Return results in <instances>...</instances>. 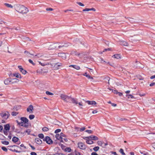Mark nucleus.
Segmentation results:
<instances>
[{
	"label": "nucleus",
	"instance_id": "1",
	"mask_svg": "<svg viewBox=\"0 0 155 155\" xmlns=\"http://www.w3.org/2000/svg\"><path fill=\"white\" fill-rule=\"evenodd\" d=\"M14 7L17 11L22 14H26L29 11L27 7L22 5L16 4L14 5Z\"/></svg>",
	"mask_w": 155,
	"mask_h": 155
},
{
	"label": "nucleus",
	"instance_id": "2",
	"mask_svg": "<svg viewBox=\"0 0 155 155\" xmlns=\"http://www.w3.org/2000/svg\"><path fill=\"white\" fill-rule=\"evenodd\" d=\"M0 115L3 119L7 120L10 116V114L8 111H3L0 113Z\"/></svg>",
	"mask_w": 155,
	"mask_h": 155
},
{
	"label": "nucleus",
	"instance_id": "3",
	"mask_svg": "<svg viewBox=\"0 0 155 155\" xmlns=\"http://www.w3.org/2000/svg\"><path fill=\"white\" fill-rule=\"evenodd\" d=\"M78 147L81 150H85L87 148V146L82 142H79L78 143Z\"/></svg>",
	"mask_w": 155,
	"mask_h": 155
},
{
	"label": "nucleus",
	"instance_id": "4",
	"mask_svg": "<svg viewBox=\"0 0 155 155\" xmlns=\"http://www.w3.org/2000/svg\"><path fill=\"white\" fill-rule=\"evenodd\" d=\"M44 141H45L46 143L49 144H51L53 143V141L51 138L48 136H46L43 139Z\"/></svg>",
	"mask_w": 155,
	"mask_h": 155
},
{
	"label": "nucleus",
	"instance_id": "5",
	"mask_svg": "<svg viewBox=\"0 0 155 155\" xmlns=\"http://www.w3.org/2000/svg\"><path fill=\"white\" fill-rule=\"evenodd\" d=\"M84 53V52H83L81 53L78 54L77 53L76 51H72L71 53V55L74 54L75 55L78 56H82L83 55H85V54Z\"/></svg>",
	"mask_w": 155,
	"mask_h": 155
},
{
	"label": "nucleus",
	"instance_id": "6",
	"mask_svg": "<svg viewBox=\"0 0 155 155\" xmlns=\"http://www.w3.org/2000/svg\"><path fill=\"white\" fill-rule=\"evenodd\" d=\"M62 63H55L54 67V70H58L59 68V67L62 66Z\"/></svg>",
	"mask_w": 155,
	"mask_h": 155
},
{
	"label": "nucleus",
	"instance_id": "7",
	"mask_svg": "<svg viewBox=\"0 0 155 155\" xmlns=\"http://www.w3.org/2000/svg\"><path fill=\"white\" fill-rule=\"evenodd\" d=\"M18 68H19L21 72L23 74H25L27 73V71L22 68L21 66H18Z\"/></svg>",
	"mask_w": 155,
	"mask_h": 155
},
{
	"label": "nucleus",
	"instance_id": "8",
	"mask_svg": "<svg viewBox=\"0 0 155 155\" xmlns=\"http://www.w3.org/2000/svg\"><path fill=\"white\" fill-rule=\"evenodd\" d=\"M58 55L59 57H61L63 59H65L66 58V54L64 53H58Z\"/></svg>",
	"mask_w": 155,
	"mask_h": 155
},
{
	"label": "nucleus",
	"instance_id": "9",
	"mask_svg": "<svg viewBox=\"0 0 155 155\" xmlns=\"http://www.w3.org/2000/svg\"><path fill=\"white\" fill-rule=\"evenodd\" d=\"M35 143L38 144H41L42 143V140L39 138L37 137L35 139Z\"/></svg>",
	"mask_w": 155,
	"mask_h": 155
},
{
	"label": "nucleus",
	"instance_id": "10",
	"mask_svg": "<svg viewBox=\"0 0 155 155\" xmlns=\"http://www.w3.org/2000/svg\"><path fill=\"white\" fill-rule=\"evenodd\" d=\"M21 120L23 121V123H24L25 124H28V120L27 118L25 117H21L20 119Z\"/></svg>",
	"mask_w": 155,
	"mask_h": 155
},
{
	"label": "nucleus",
	"instance_id": "11",
	"mask_svg": "<svg viewBox=\"0 0 155 155\" xmlns=\"http://www.w3.org/2000/svg\"><path fill=\"white\" fill-rule=\"evenodd\" d=\"M11 82V78H8L6 79L4 81V84H8Z\"/></svg>",
	"mask_w": 155,
	"mask_h": 155
},
{
	"label": "nucleus",
	"instance_id": "12",
	"mask_svg": "<svg viewBox=\"0 0 155 155\" xmlns=\"http://www.w3.org/2000/svg\"><path fill=\"white\" fill-rule=\"evenodd\" d=\"M89 139L93 140H97L98 139V138L97 137L95 136L92 135L89 136Z\"/></svg>",
	"mask_w": 155,
	"mask_h": 155
},
{
	"label": "nucleus",
	"instance_id": "13",
	"mask_svg": "<svg viewBox=\"0 0 155 155\" xmlns=\"http://www.w3.org/2000/svg\"><path fill=\"white\" fill-rule=\"evenodd\" d=\"M86 103L88 104L89 105H92L94 104L95 105L97 104L96 102L94 101H86Z\"/></svg>",
	"mask_w": 155,
	"mask_h": 155
},
{
	"label": "nucleus",
	"instance_id": "14",
	"mask_svg": "<svg viewBox=\"0 0 155 155\" xmlns=\"http://www.w3.org/2000/svg\"><path fill=\"white\" fill-rule=\"evenodd\" d=\"M112 57L117 59H120L121 58V56L119 54H116L114 55Z\"/></svg>",
	"mask_w": 155,
	"mask_h": 155
},
{
	"label": "nucleus",
	"instance_id": "15",
	"mask_svg": "<svg viewBox=\"0 0 155 155\" xmlns=\"http://www.w3.org/2000/svg\"><path fill=\"white\" fill-rule=\"evenodd\" d=\"M71 103L72 102L73 103L75 104H78V102L76 99L72 97L71 98Z\"/></svg>",
	"mask_w": 155,
	"mask_h": 155
},
{
	"label": "nucleus",
	"instance_id": "16",
	"mask_svg": "<svg viewBox=\"0 0 155 155\" xmlns=\"http://www.w3.org/2000/svg\"><path fill=\"white\" fill-rule=\"evenodd\" d=\"M31 132V130L30 129H27L25 130L24 132H21V134H24L25 133H27L28 135H30V133Z\"/></svg>",
	"mask_w": 155,
	"mask_h": 155
},
{
	"label": "nucleus",
	"instance_id": "17",
	"mask_svg": "<svg viewBox=\"0 0 155 155\" xmlns=\"http://www.w3.org/2000/svg\"><path fill=\"white\" fill-rule=\"evenodd\" d=\"M83 75L84 76H86L87 78H88V79H90L92 80L93 79V77L91 76L90 75H89L88 74H87V72H85L84 74H83Z\"/></svg>",
	"mask_w": 155,
	"mask_h": 155
},
{
	"label": "nucleus",
	"instance_id": "18",
	"mask_svg": "<svg viewBox=\"0 0 155 155\" xmlns=\"http://www.w3.org/2000/svg\"><path fill=\"white\" fill-rule=\"evenodd\" d=\"M69 67H72L77 70H79L80 69V67L77 65H69Z\"/></svg>",
	"mask_w": 155,
	"mask_h": 155
},
{
	"label": "nucleus",
	"instance_id": "19",
	"mask_svg": "<svg viewBox=\"0 0 155 155\" xmlns=\"http://www.w3.org/2000/svg\"><path fill=\"white\" fill-rule=\"evenodd\" d=\"M33 109V107L32 105H30L27 109V111L29 112L30 110L32 111Z\"/></svg>",
	"mask_w": 155,
	"mask_h": 155
},
{
	"label": "nucleus",
	"instance_id": "20",
	"mask_svg": "<svg viewBox=\"0 0 155 155\" xmlns=\"http://www.w3.org/2000/svg\"><path fill=\"white\" fill-rule=\"evenodd\" d=\"M10 129L9 124H7L4 125V129L6 131L9 130Z\"/></svg>",
	"mask_w": 155,
	"mask_h": 155
},
{
	"label": "nucleus",
	"instance_id": "21",
	"mask_svg": "<svg viewBox=\"0 0 155 155\" xmlns=\"http://www.w3.org/2000/svg\"><path fill=\"white\" fill-rule=\"evenodd\" d=\"M19 140V139L18 137H14L12 138V140L13 142L15 143L18 142Z\"/></svg>",
	"mask_w": 155,
	"mask_h": 155
},
{
	"label": "nucleus",
	"instance_id": "22",
	"mask_svg": "<svg viewBox=\"0 0 155 155\" xmlns=\"http://www.w3.org/2000/svg\"><path fill=\"white\" fill-rule=\"evenodd\" d=\"M120 44L123 45L128 46L129 45L128 43L125 41H121L120 42Z\"/></svg>",
	"mask_w": 155,
	"mask_h": 155
},
{
	"label": "nucleus",
	"instance_id": "23",
	"mask_svg": "<svg viewBox=\"0 0 155 155\" xmlns=\"http://www.w3.org/2000/svg\"><path fill=\"white\" fill-rule=\"evenodd\" d=\"M67 96L68 95L65 94H61L60 95V97L61 99L62 100H63L64 101L66 99V97H67Z\"/></svg>",
	"mask_w": 155,
	"mask_h": 155
},
{
	"label": "nucleus",
	"instance_id": "24",
	"mask_svg": "<svg viewBox=\"0 0 155 155\" xmlns=\"http://www.w3.org/2000/svg\"><path fill=\"white\" fill-rule=\"evenodd\" d=\"M67 96L68 95L65 94H61L60 95V97L61 99L62 100H63L64 101L66 99V97H67Z\"/></svg>",
	"mask_w": 155,
	"mask_h": 155
},
{
	"label": "nucleus",
	"instance_id": "25",
	"mask_svg": "<svg viewBox=\"0 0 155 155\" xmlns=\"http://www.w3.org/2000/svg\"><path fill=\"white\" fill-rule=\"evenodd\" d=\"M71 97L67 96V97H66V99L64 101L67 102L71 103Z\"/></svg>",
	"mask_w": 155,
	"mask_h": 155
},
{
	"label": "nucleus",
	"instance_id": "26",
	"mask_svg": "<svg viewBox=\"0 0 155 155\" xmlns=\"http://www.w3.org/2000/svg\"><path fill=\"white\" fill-rule=\"evenodd\" d=\"M104 80H105V81L106 82H107L109 84H110L109 81L110 80V78L109 77H106L104 78Z\"/></svg>",
	"mask_w": 155,
	"mask_h": 155
},
{
	"label": "nucleus",
	"instance_id": "27",
	"mask_svg": "<svg viewBox=\"0 0 155 155\" xmlns=\"http://www.w3.org/2000/svg\"><path fill=\"white\" fill-rule=\"evenodd\" d=\"M21 107V106L15 105L13 108V110L17 111Z\"/></svg>",
	"mask_w": 155,
	"mask_h": 155
},
{
	"label": "nucleus",
	"instance_id": "28",
	"mask_svg": "<svg viewBox=\"0 0 155 155\" xmlns=\"http://www.w3.org/2000/svg\"><path fill=\"white\" fill-rule=\"evenodd\" d=\"M54 46L55 45L53 44L51 45L48 48V49L51 50L55 49Z\"/></svg>",
	"mask_w": 155,
	"mask_h": 155
},
{
	"label": "nucleus",
	"instance_id": "29",
	"mask_svg": "<svg viewBox=\"0 0 155 155\" xmlns=\"http://www.w3.org/2000/svg\"><path fill=\"white\" fill-rule=\"evenodd\" d=\"M13 75L14 76H15L16 78H21V75L18 73H14L13 74Z\"/></svg>",
	"mask_w": 155,
	"mask_h": 155
},
{
	"label": "nucleus",
	"instance_id": "30",
	"mask_svg": "<svg viewBox=\"0 0 155 155\" xmlns=\"http://www.w3.org/2000/svg\"><path fill=\"white\" fill-rule=\"evenodd\" d=\"M55 137L58 140H60V139H62V138H61V136L60 134H57L55 135Z\"/></svg>",
	"mask_w": 155,
	"mask_h": 155
},
{
	"label": "nucleus",
	"instance_id": "31",
	"mask_svg": "<svg viewBox=\"0 0 155 155\" xmlns=\"http://www.w3.org/2000/svg\"><path fill=\"white\" fill-rule=\"evenodd\" d=\"M88 139L86 141V143L88 144H92L93 143V141L90 140Z\"/></svg>",
	"mask_w": 155,
	"mask_h": 155
},
{
	"label": "nucleus",
	"instance_id": "32",
	"mask_svg": "<svg viewBox=\"0 0 155 155\" xmlns=\"http://www.w3.org/2000/svg\"><path fill=\"white\" fill-rule=\"evenodd\" d=\"M49 130V129L46 127H44L42 128V130L44 131H48Z\"/></svg>",
	"mask_w": 155,
	"mask_h": 155
},
{
	"label": "nucleus",
	"instance_id": "33",
	"mask_svg": "<svg viewBox=\"0 0 155 155\" xmlns=\"http://www.w3.org/2000/svg\"><path fill=\"white\" fill-rule=\"evenodd\" d=\"M64 150L65 152L68 151V152H70L71 151V150L70 147H66L64 149Z\"/></svg>",
	"mask_w": 155,
	"mask_h": 155
},
{
	"label": "nucleus",
	"instance_id": "34",
	"mask_svg": "<svg viewBox=\"0 0 155 155\" xmlns=\"http://www.w3.org/2000/svg\"><path fill=\"white\" fill-rule=\"evenodd\" d=\"M97 144L100 146H101L102 147V146L104 142H102L101 141H98L97 142Z\"/></svg>",
	"mask_w": 155,
	"mask_h": 155
},
{
	"label": "nucleus",
	"instance_id": "35",
	"mask_svg": "<svg viewBox=\"0 0 155 155\" xmlns=\"http://www.w3.org/2000/svg\"><path fill=\"white\" fill-rule=\"evenodd\" d=\"M38 136L39 137V138L40 139H44V135L42 134H39L38 135Z\"/></svg>",
	"mask_w": 155,
	"mask_h": 155
},
{
	"label": "nucleus",
	"instance_id": "36",
	"mask_svg": "<svg viewBox=\"0 0 155 155\" xmlns=\"http://www.w3.org/2000/svg\"><path fill=\"white\" fill-rule=\"evenodd\" d=\"M1 143L2 144L5 145H8L9 143L8 141H2Z\"/></svg>",
	"mask_w": 155,
	"mask_h": 155
},
{
	"label": "nucleus",
	"instance_id": "37",
	"mask_svg": "<svg viewBox=\"0 0 155 155\" xmlns=\"http://www.w3.org/2000/svg\"><path fill=\"white\" fill-rule=\"evenodd\" d=\"M18 114V112L13 111L11 113V114L13 116H16Z\"/></svg>",
	"mask_w": 155,
	"mask_h": 155
},
{
	"label": "nucleus",
	"instance_id": "38",
	"mask_svg": "<svg viewBox=\"0 0 155 155\" xmlns=\"http://www.w3.org/2000/svg\"><path fill=\"white\" fill-rule=\"evenodd\" d=\"M4 4L6 6L10 8H13V6L11 4H9L6 3H5Z\"/></svg>",
	"mask_w": 155,
	"mask_h": 155
},
{
	"label": "nucleus",
	"instance_id": "39",
	"mask_svg": "<svg viewBox=\"0 0 155 155\" xmlns=\"http://www.w3.org/2000/svg\"><path fill=\"white\" fill-rule=\"evenodd\" d=\"M99 149V147L98 146L95 147L93 148V150L95 151H97Z\"/></svg>",
	"mask_w": 155,
	"mask_h": 155
},
{
	"label": "nucleus",
	"instance_id": "40",
	"mask_svg": "<svg viewBox=\"0 0 155 155\" xmlns=\"http://www.w3.org/2000/svg\"><path fill=\"white\" fill-rule=\"evenodd\" d=\"M35 117V116L33 114H31L29 115V118L30 120H32Z\"/></svg>",
	"mask_w": 155,
	"mask_h": 155
},
{
	"label": "nucleus",
	"instance_id": "41",
	"mask_svg": "<svg viewBox=\"0 0 155 155\" xmlns=\"http://www.w3.org/2000/svg\"><path fill=\"white\" fill-rule=\"evenodd\" d=\"M68 45H67V44H65L64 45H59V46H58V48H61L63 47H67V46H68Z\"/></svg>",
	"mask_w": 155,
	"mask_h": 155
},
{
	"label": "nucleus",
	"instance_id": "42",
	"mask_svg": "<svg viewBox=\"0 0 155 155\" xmlns=\"http://www.w3.org/2000/svg\"><path fill=\"white\" fill-rule=\"evenodd\" d=\"M119 152L121 153L123 155H126L124 151V150L122 149H120V150Z\"/></svg>",
	"mask_w": 155,
	"mask_h": 155
},
{
	"label": "nucleus",
	"instance_id": "43",
	"mask_svg": "<svg viewBox=\"0 0 155 155\" xmlns=\"http://www.w3.org/2000/svg\"><path fill=\"white\" fill-rule=\"evenodd\" d=\"M126 96L128 97V98H134V97L131 94H127Z\"/></svg>",
	"mask_w": 155,
	"mask_h": 155
},
{
	"label": "nucleus",
	"instance_id": "44",
	"mask_svg": "<svg viewBox=\"0 0 155 155\" xmlns=\"http://www.w3.org/2000/svg\"><path fill=\"white\" fill-rule=\"evenodd\" d=\"M46 94L47 95H54V94L53 93L48 91L46 92Z\"/></svg>",
	"mask_w": 155,
	"mask_h": 155
},
{
	"label": "nucleus",
	"instance_id": "45",
	"mask_svg": "<svg viewBox=\"0 0 155 155\" xmlns=\"http://www.w3.org/2000/svg\"><path fill=\"white\" fill-rule=\"evenodd\" d=\"M10 150H11L12 151H13V152H16V153H21V151H18L17 150H16L15 149H9Z\"/></svg>",
	"mask_w": 155,
	"mask_h": 155
},
{
	"label": "nucleus",
	"instance_id": "46",
	"mask_svg": "<svg viewBox=\"0 0 155 155\" xmlns=\"http://www.w3.org/2000/svg\"><path fill=\"white\" fill-rule=\"evenodd\" d=\"M59 145L61 147L62 150H64V148L65 147L64 145L62 144H61V143H59Z\"/></svg>",
	"mask_w": 155,
	"mask_h": 155
},
{
	"label": "nucleus",
	"instance_id": "47",
	"mask_svg": "<svg viewBox=\"0 0 155 155\" xmlns=\"http://www.w3.org/2000/svg\"><path fill=\"white\" fill-rule=\"evenodd\" d=\"M74 152H75V155H82L80 152L77 151L76 150H75Z\"/></svg>",
	"mask_w": 155,
	"mask_h": 155
},
{
	"label": "nucleus",
	"instance_id": "48",
	"mask_svg": "<svg viewBox=\"0 0 155 155\" xmlns=\"http://www.w3.org/2000/svg\"><path fill=\"white\" fill-rule=\"evenodd\" d=\"M2 149L5 152H7L8 151L7 149L4 147H1Z\"/></svg>",
	"mask_w": 155,
	"mask_h": 155
},
{
	"label": "nucleus",
	"instance_id": "49",
	"mask_svg": "<svg viewBox=\"0 0 155 155\" xmlns=\"http://www.w3.org/2000/svg\"><path fill=\"white\" fill-rule=\"evenodd\" d=\"M27 124H25V125H23V124H21V126L27 128L28 127V123Z\"/></svg>",
	"mask_w": 155,
	"mask_h": 155
},
{
	"label": "nucleus",
	"instance_id": "50",
	"mask_svg": "<svg viewBox=\"0 0 155 155\" xmlns=\"http://www.w3.org/2000/svg\"><path fill=\"white\" fill-rule=\"evenodd\" d=\"M53 44L55 45V49H57V48H58V46H59V44L58 43H54Z\"/></svg>",
	"mask_w": 155,
	"mask_h": 155
},
{
	"label": "nucleus",
	"instance_id": "51",
	"mask_svg": "<svg viewBox=\"0 0 155 155\" xmlns=\"http://www.w3.org/2000/svg\"><path fill=\"white\" fill-rule=\"evenodd\" d=\"M77 3L81 6H84V5L83 4L80 2H77Z\"/></svg>",
	"mask_w": 155,
	"mask_h": 155
},
{
	"label": "nucleus",
	"instance_id": "52",
	"mask_svg": "<svg viewBox=\"0 0 155 155\" xmlns=\"http://www.w3.org/2000/svg\"><path fill=\"white\" fill-rule=\"evenodd\" d=\"M61 131V130L59 129H58L55 130L54 133H57L60 132Z\"/></svg>",
	"mask_w": 155,
	"mask_h": 155
},
{
	"label": "nucleus",
	"instance_id": "53",
	"mask_svg": "<svg viewBox=\"0 0 155 155\" xmlns=\"http://www.w3.org/2000/svg\"><path fill=\"white\" fill-rule=\"evenodd\" d=\"M42 55L40 54H37L35 55V56L37 57L38 58L42 56Z\"/></svg>",
	"mask_w": 155,
	"mask_h": 155
},
{
	"label": "nucleus",
	"instance_id": "54",
	"mask_svg": "<svg viewBox=\"0 0 155 155\" xmlns=\"http://www.w3.org/2000/svg\"><path fill=\"white\" fill-rule=\"evenodd\" d=\"M61 138H62V137H66L67 136L66 135L64 134L63 133H61L60 134Z\"/></svg>",
	"mask_w": 155,
	"mask_h": 155
},
{
	"label": "nucleus",
	"instance_id": "55",
	"mask_svg": "<svg viewBox=\"0 0 155 155\" xmlns=\"http://www.w3.org/2000/svg\"><path fill=\"white\" fill-rule=\"evenodd\" d=\"M29 62L31 64H32L33 65H35V64L34 63L32 60H31V59H29L28 60Z\"/></svg>",
	"mask_w": 155,
	"mask_h": 155
},
{
	"label": "nucleus",
	"instance_id": "56",
	"mask_svg": "<svg viewBox=\"0 0 155 155\" xmlns=\"http://www.w3.org/2000/svg\"><path fill=\"white\" fill-rule=\"evenodd\" d=\"M85 129V127H82L81 128H80V131L81 132L84 131Z\"/></svg>",
	"mask_w": 155,
	"mask_h": 155
},
{
	"label": "nucleus",
	"instance_id": "57",
	"mask_svg": "<svg viewBox=\"0 0 155 155\" xmlns=\"http://www.w3.org/2000/svg\"><path fill=\"white\" fill-rule=\"evenodd\" d=\"M24 53L25 54H30V55H34L32 54H30L29 53V52L28 51H25L24 52Z\"/></svg>",
	"mask_w": 155,
	"mask_h": 155
},
{
	"label": "nucleus",
	"instance_id": "58",
	"mask_svg": "<svg viewBox=\"0 0 155 155\" xmlns=\"http://www.w3.org/2000/svg\"><path fill=\"white\" fill-rule=\"evenodd\" d=\"M53 9L51 8H46V10L47 11H52Z\"/></svg>",
	"mask_w": 155,
	"mask_h": 155
},
{
	"label": "nucleus",
	"instance_id": "59",
	"mask_svg": "<svg viewBox=\"0 0 155 155\" xmlns=\"http://www.w3.org/2000/svg\"><path fill=\"white\" fill-rule=\"evenodd\" d=\"M85 131L89 134H91L92 133V131L91 130H87Z\"/></svg>",
	"mask_w": 155,
	"mask_h": 155
},
{
	"label": "nucleus",
	"instance_id": "60",
	"mask_svg": "<svg viewBox=\"0 0 155 155\" xmlns=\"http://www.w3.org/2000/svg\"><path fill=\"white\" fill-rule=\"evenodd\" d=\"M112 92L114 93V94H117L118 91L117 90H112Z\"/></svg>",
	"mask_w": 155,
	"mask_h": 155
},
{
	"label": "nucleus",
	"instance_id": "61",
	"mask_svg": "<svg viewBox=\"0 0 155 155\" xmlns=\"http://www.w3.org/2000/svg\"><path fill=\"white\" fill-rule=\"evenodd\" d=\"M90 11V8H86L84 9H83V12H85V11Z\"/></svg>",
	"mask_w": 155,
	"mask_h": 155
},
{
	"label": "nucleus",
	"instance_id": "62",
	"mask_svg": "<svg viewBox=\"0 0 155 155\" xmlns=\"http://www.w3.org/2000/svg\"><path fill=\"white\" fill-rule=\"evenodd\" d=\"M29 146L31 147V149L33 150H35V148L33 146H32L31 144H29Z\"/></svg>",
	"mask_w": 155,
	"mask_h": 155
},
{
	"label": "nucleus",
	"instance_id": "63",
	"mask_svg": "<svg viewBox=\"0 0 155 155\" xmlns=\"http://www.w3.org/2000/svg\"><path fill=\"white\" fill-rule=\"evenodd\" d=\"M31 155H37L36 153L35 152H31L30 153Z\"/></svg>",
	"mask_w": 155,
	"mask_h": 155
},
{
	"label": "nucleus",
	"instance_id": "64",
	"mask_svg": "<svg viewBox=\"0 0 155 155\" xmlns=\"http://www.w3.org/2000/svg\"><path fill=\"white\" fill-rule=\"evenodd\" d=\"M91 155H98L96 152H93L91 153Z\"/></svg>",
	"mask_w": 155,
	"mask_h": 155
}]
</instances>
